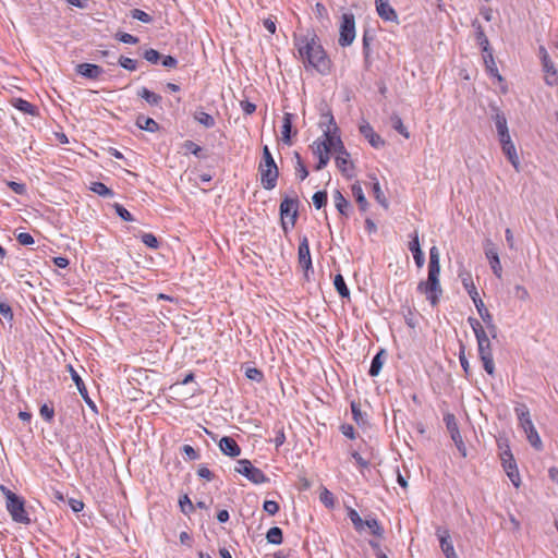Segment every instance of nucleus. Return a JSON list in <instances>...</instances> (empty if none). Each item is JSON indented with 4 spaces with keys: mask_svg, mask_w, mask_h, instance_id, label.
I'll use <instances>...</instances> for the list:
<instances>
[{
    "mask_svg": "<svg viewBox=\"0 0 558 558\" xmlns=\"http://www.w3.org/2000/svg\"><path fill=\"white\" fill-rule=\"evenodd\" d=\"M0 314L8 322H11L13 319L12 308L7 302L0 301Z\"/></svg>",
    "mask_w": 558,
    "mask_h": 558,
    "instance_id": "obj_61",
    "label": "nucleus"
},
{
    "mask_svg": "<svg viewBox=\"0 0 558 558\" xmlns=\"http://www.w3.org/2000/svg\"><path fill=\"white\" fill-rule=\"evenodd\" d=\"M319 500L329 509L335 507V498L331 492L327 488H323L319 494Z\"/></svg>",
    "mask_w": 558,
    "mask_h": 558,
    "instance_id": "obj_47",
    "label": "nucleus"
},
{
    "mask_svg": "<svg viewBox=\"0 0 558 558\" xmlns=\"http://www.w3.org/2000/svg\"><path fill=\"white\" fill-rule=\"evenodd\" d=\"M492 109V119L495 122L496 129L498 133H505L508 130L507 118L505 113L497 107L490 106Z\"/></svg>",
    "mask_w": 558,
    "mask_h": 558,
    "instance_id": "obj_23",
    "label": "nucleus"
},
{
    "mask_svg": "<svg viewBox=\"0 0 558 558\" xmlns=\"http://www.w3.org/2000/svg\"><path fill=\"white\" fill-rule=\"evenodd\" d=\"M90 191L102 197H112L114 195L113 191L102 182H93L90 185Z\"/></svg>",
    "mask_w": 558,
    "mask_h": 558,
    "instance_id": "obj_39",
    "label": "nucleus"
},
{
    "mask_svg": "<svg viewBox=\"0 0 558 558\" xmlns=\"http://www.w3.org/2000/svg\"><path fill=\"white\" fill-rule=\"evenodd\" d=\"M263 508L269 515H275L280 509L279 504L275 500H265Z\"/></svg>",
    "mask_w": 558,
    "mask_h": 558,
    "instance_id": "obj_59",
    "label": "nucleus"
},
{
    "mask_svg": "<svg viewBox=\"0 0 558 558\" xmlns=\"http://www.w3.org/2000/svg\"><path fill=\"white\" fill-rule=\"evenodd\" d=\"M235 471L254 484H264L269 481L265 473L260 469L255 468L247 459L239 460Z\"/></svg>",
    "mask_w": 558,
    "mask_h": 558,
    "instance_id": "obj_6",
    "label": "nucleus"
},
{
    "mask_svg": "<svg viewBox=\"0 0 558 558\" xmlns=\"http://www.w3.org/2000/svg\"><path fill=\"white\" fill-rule=\"evenodd\" d=\"M69 371H70V374H71V378L72 380L75 383L76 387H77V390L80 392V395L82 396V398L84 399V401L88 404V407L92 409V410H96V405L95 403L92 401V399L89 398L88 396V391H87V388L83 381V379L81 378V376L78 375V373L73 368L72 365H69Z\"/></svg>",
    "mask_w": 558,
    "mask_h": 558,
    "instance_id": "obj_15",
    "label": "nucleus"
},
{
    "mask_svg": "<svg viewBox=\"0 0 558 558\" xmlns=\"http://www.w3.org/2000/svg\"><path fill=\"white\" fill-rule=\"evenodd\" d=\"M266 539L269 544L280 545L283 541L282 530L278 526H272L266 534Z\"/></svg>",
    "mask_w": 558,
    "mask_h": 558,
    "instance_id": "obj_36",
    "label": "nucleus"
},
{
    "mask_svg": "<svg viewBox=\"0 0 558 558\" xmlns=\"http://www.w3.org/2000/svg\"><path fill=\"white\" fill-rule=\"evenodd\" d=\"M298 205H299L298 198H290V197H284L280 204V208H279L280 217H281V219L290 218L291 227H294L296 223V220H298V216H299Z\"/></svg>",
    "mask_w": 558,
    "mask_h": 558,
    "instance_id": "obj_10",
    "label": "nucleus"
},
{
    "mask_svg": "<svg viewBox=\"0 0 558 558\" xmlns=\"http://www.w3.org/2000/svg\"><path fill=\"white\" fill-rule=\"evenodd\" d=\"M459 361H460L461 367L463 368L464 373L466 375H469L470 374V363L465 356V347L463 344H460Z\"/></svg>",
    "mask_w": 558,
    "mask_h": 558,
    "instance_id": "obj_56",
    "label": "nucleus"
},
{
    "mask_svg": "<svg viewBox=\"0 0 558 558\" xmlns=\"http://www.w3.org/2000/svg\"><path fill=\"white\" fill-rule=\"evenodd\" d=\"M143 58L151 64H157L161 59V54L157 50L149 48L144 51Z\"/></svg>",
    "mask_w": 558,
    "mask_h": 558,
    "instance_id": "obj_50",
    "label": "nucleus"
},
{
    "mask_svg": "<svg viewBox=\"0 0 558 558\" xmlns=\"http://www.w3.org/2000/svg\"><path fill=\"white\" fill-rule=\"evenodd\" d=\"M514 296L521 301H527L530 299V293L525 287L517 284L514 287Z\"/></svg>",
    "mask_w": 558,
    "mask_h": 558,
    "instance_id": "obj_62",
    "label": "nucleus"
},
{
    "mask_svg": "<svg viewBox=\"0 0 558 558\" xmlns=\"http://www.w3.org/2000/svg\"><path fill=\"white\" fill-rule=\"evenodd\" d=\"M514 412L518 416L519 424L524 432L534 428V424L531 420L530 410L524 403L517 404V407L514 408Z\"/></svg>",
    "mask_w": 558,
    "mask_h": 558,
    "instance_id": "obj_19",
    "label": "nucleus"
},
{
    "mask_svg": "<svg viewBox=\"0 0 558 558\" xmlns=\"http://www.w3.org/2000/svg\"><path fill=\"white\" fill-rule=\"evenodd\" d=\"M477 351L484 369L488 375L493 376L495 374V363L490 341H487L486 343H477Z\"/></svg>",
    "mask_w": 558,
    "mask_h": 558,
    "instance_id": "obj_11",
    "label": "nucleus"
},
{
    "mask_svg": "<svg viewBox=\"0 0 558 558\" xmlns=\"http://www.w3.org/2000/svg\"><path fill=\"white\" fill-rule=\"evenodd\" d=\"M444 422L446 424L447 430L450 434V437L453 442H461L462 436L459 430V426L457 423V418L454 414L447 413L444 415Z\"/></svg>",
    "mask_w": 558,
    "mask_h": 558,
    "instance_id": "obj_22",
    "label": "nucleus"
},
{
    "mask_svg": "<svg viewBox=\"0 0 558 558\" xmlns=\"http://www.w3.org/2000/svg\"><path fill=\"white\" fill-rule=\"evenodd\" d=\"M116 38L123 44L135 45L138 43V38L128 33H117Z\"/></svg>",
    "mask_w": 558,
    "mask_h": 558,
    "instance_id": "obj_58",
    "label": "nucleus"
},
{
    "mask_svg": "<svg viewBox=\"0 0 558 558\" xmlns=\"http://www.w3.org/2000/svg\"><path fill=\"white\" fill-rule=\"evenodd\" d=\"M118 63L120 64V66H122L123 69H125L128 71H135L137 69L136 60H133V59L124 57V56H121L119 58Z\"/></svg>",
    "mask_w": 558,
    "mask_h": 558,
    "instance_id": "obj_51",
    "label": "nucleus"
},
{
    "mask_svg": "<svg viewBox=\"0 0 558 558\" xmlns=\"http://www.w3.org/2000/svg\"><path fill=\"white\" fill-rule=\"evenodd\" d=\"M376 11L378 15L389 22H397L398 14L395 9L390 5L389 0H375Z\"/></svg>",
    "mask_w": 558,
    "mask_h": 558,
    "instance_id": "obj_16",
    "label": "nucleus"
},
{
    "mask_svg": "<svg viewBox=\"0 0 558 558\" xmlns=\"http://www.w3.org/2000/svg\"><path fill=\"white\" fill-rule=\"evenodd\" d=\"M294 157L296 159V167H295L296 177L301 181H303V180H305L307 178L308 170L305 167V165L303 163L302 158H301V156H300V154L298 151L294 153Z\"/></svg>",
    "mask_w": 558,
    "mask_h": 558,
    "instance_id": "obj_44",
    "label": "nucleus"
},
{
    "mask_svg": "<svg viewBox=\"0 0 558 558\" xmlns=\"http://www.w3.org/2000/svg\"><path fill=\"white\" fill-rule=\"evenodd\" d=\"M183 147L185 148L186 151H189L195 156H198L199 153L202 151V147L190 140L184 142Z\"/></svg>",
    "mask_w": 558,
    "mask_h": 558,
    "instance_id": "obj_63",
    "label": "nucleus"
},
{
    "mask_svg": "<svg viewBox=\"0 0 558 558\" xmlns=\"http://www.w3.org/2000/svg\"><path fill=\"white\" fill-rule=\"evenodd\" d=\"M131 16L135 20L143 22V23H150L153 21V17L149 14H147L146 12H144L140 9L132 10Z\"/></svg>",
    "mask_w": 558,
    "mask_h": 558,
    "instance_id": "obj_55",
    "label": "nucleus"
},
{
    "mask_svg": "<svg viewBox=\"0 0 558 558\" xmlns=\"http://www.w3.org/2000/svg\"><path fill=\"white\" fill-rule=\"evenodd\" d=\"M12 105L15 109L22 111L23 113L29 116H37L38 111L36 106L32 105L29 101L22 98H14Z\"/></svg>",
    "mask_w": 558,
    "mask_h": 558,
    "instance_id": "obj_28",
    "label": "nucleus"
},
{
    "mask_svg": "<svg viewBox=\"0 0 558 558\" xmlns=\"http://www.w3.org/2000/svg\"><path fill=\"white\" fill-rule=\"evenodd\" d=\"M349 518L356 531H361L364 527V521L354 509L349 511Z\"/></svg>",
    "mask_w": 558,
    "mask_h": 558,
    "instance_id": "obj_54",
    "label": "nucleus"
},
{
    "mask_svg": "<svg viewBox=\"0 0 558 558\" xmlns=\"http://www.w3.org/2000/svg\"><path fill=\"white\" fill-rule=\"evenodd\" d=\"M245 376L256 383H260L264 378L263 372L256 367H247L245 371Z\"/></svg>",
    "mask_w": 558,
    "mask_h": 558,
    "instance_id": "obj_53",
    "label": "nucleus"
},
{
    "mask_svg": "<svg viewBox=\"0 0 558 558\" xmlns=\"http://www.w3.org/2000/svg\"><path fill=\"white\" fill-rule=\"evenodd\" d=\"M476 41L481 46L483 52H488V50H490L488 38L480 24L476 26Z\"/></svg>",
    "mask_w": 558,
    "mask_h": 558,
    "instance_id": "obj_41",
    "label": "nucleus"
},
{
    "mask_svg": "<svg viewBox=\"0 0 558 558\" xmlns=\"http://www.w3.org/2000/svg\"><path fill=\"white\" fill-rule=\"evenodd\" d=\"M440 254L436 246L429 248L428 275L427 280L417 284V291L426 295L429 303L435 306L438 304L442 289L439 281L440 275Z\"/></svg>",
    "mask_w": 558,
    "mask_h": 558,
    "instance_id": "obj_2",
    "label": "nucleus"
},
{
    "mask_svg": "<svg viewBox=\"0 0 558 558\" xmlns=\"http://www.w3.org/2000/svg\"><path fill=\"white\" fill-rule=\"evenodd\" d=\"M141 239L142 242L150 248H157L159 245L157 238L153 233H144Z\"/></svg>",
    "mask_w": 558,
    "mask_h": 558,
    "instance_id": "obj_57",
    "label": "nucleus"
},
{
    "mask_svg": "<svg viewBox=\"0 0 558 558\" xmlns=\"http://www.w3.org/2000/svg\"><path fill=\"white\" fill-rule=\"evenodd\" d=\"M501 148H502L504 154L507 156L508 160L510 161V163L515 168V170H519L520 161H519V157L517 155L514 144L512 143V144L504 146Z\"/></svg>",
    "mask_w": 558,
    "mask_h": 558,
    "instance_id": "obj_38",
    "label": "nucleus"
},
{
    "mask_svg": "<svg viewBox=\"0 0 558 558\" xmlns=\"http://www.w3.org/2000/svg\"><path fill=\"white\" fill-rule=\"evenodd\" d=\"M436 535L439 539L440 548L446 558H459L454 551L449 531L444 527H437Z\"/></svg>",
    "mask_w": 558,
    "mask_h": 558,
    "instance_id": "obj_12",
    "label": "nucleus"
},
{
    "mask_svg": "<svg viewBox=\"0 0 558 558\" xmlns=\"http://www.w3.org/2000/svg\"><path fill=\"white\" fill-rule=\"evenodd\" d=\"M338 133L339 132L331 131V128L328 126L324 130V140H316L317 144H325L329 153H344V145Z\"/></svg>",
    "mask_w": 558,
    "mask_h": 558,
    "instance_id": "obj_9",
    "label": "nucleus"
},
{
    "mask_svg": "<svg viewBox=\"0 0 558 558\" xmlns=\"http://www.w3.org/2000/svg\"><path fill=\"white\" fill-rule=\"evenodd\" d=\"M293 114L286 112L282 119L281 140L284 144L291 145Z\"/></svg>",
    "mask_w": 558,
    "mask_h": 558,
    "instance_id": "obj_24",
    "label": "nucleus"
},
{
    "mask_svg": "<svg viewBox=\"0 0 558 558\" xmlns=\"http://www.w3.org/2000/svg\"><path fill=\"white\" fill-rule=\"evenodd\" d=\"M194 119L205 128H213L215 125V119L207 112L196 111Z\"/></svg>",
    "mask_w": 558,
    "mask_h": 558,
    "instance_id": "obj_40",
    "label": "nucleus"
},
{
    "mask_svg": "<svg viewBox=\"0 0 558 558\" xmlns=\"http://www.w3.org/2000/svg\"><path fill=\"white\" fill-rule=\"evenodd\" d=\"M373 194L376 201L385 208L388 207L387 198L385 197L379 182L375 179V182L373 183Z\"/></svg>",
    "mask_w": 558,
    "mask_h": 558,
    "instance_id": "obj_46",
    "label": "nucleus"
},
{
    "mask_svg": "<svg viewBox=\"0 0 558 558\" xmlns=\"http://www.w3.org/2000/svg\"><path fill=\"white\" fill-rule=\"evenodd\" d=\"M462 281L463 287L468 291L470 298L473 300V298H480V294L477 292V289L475 288L472 276L470 272H463L459 275Z\"/></svg>",
    "mask_w": 558,
    "mask_h": 558,
    "instance_id": "obj_31",
    "label": "nucleus"
},
{
    "mask_svg": "<svg viewBox=\"0 0 558 558\" xmlns=\"http://www.w3.org/2000/svg\"><path fill=\"white\" fill-rule=\"evenodd\" d=\"M294 41L305 66L314 68L323 75L329 73L331 64L330 59L315 33H312L311 36H294Z\"/></svg>",
    "mask_w": 558,
    "mask_h": 558,
    "instance_id": "obj_1",
    "label": "nucleus"
},
{
    "mask_svg": "<svg viewBox=\"0 0 558 558\" xmlns=\"http://www.w3.org/2000/svg\"><path fill=\"white\" fill-rule=\"evenodd\" d=\"M355 17L353 13H343L339 25L338 44L341 47L351 46L355 39Z\"/></svg>",
    "mask_w": 558,
    "mask_h": 558,
    "instance_id": "obj_4",
    "label": "nucleus"
},
{
    "mask_svg": "<svg viewBox=\"0 0 558 558\" xmlns=\"http://www.w3.org/2000/svg\"><path fill=\"white\" fill-rule=\"evenodd\" d=\"M39 413L40 416L47 422H51L54 416L53 408L49 407L48 404H43L40 407Z\"/></svg>",
    "mask_w": 558,
    "mask_h": 558,
    "instance_id": "obj_60",
    "label": "nucleus"
},
{
    "mask_svg": "<svg viewBox=\"0 0 558 558\" xmlns=\"http://www.w3.org/2000/svg\"><path fill=\"white\" fill-rule=\"evenodd\" d=\"M333 286L341 298H349L350 296V290L347 287V283L344 281V278L342 275L338 274L335 276L333 279Z\"/></svg>",
    "mask_w": 558,
    "mask_h": 558,
    "instance_id": "obj_35",
    "label": "nucleus"
},
{
    "mask_svg": "<svg viewBox=\"0 0 558 558\" xmlns=\"http://www.w3.org/2000/svg\"><path fill=\"white\" fill-rule=\"evenodd\" d=\"M473 303L477 310L478 315L483 319L484 323H489L493 319V315L486 308L484 302L481 298H473Z\"/></svg>",
    "mask_w": 558,
    "mask_h": 558,
    "instance_id": "obj_37",
    "label": "nucleus"
},
{
    "mask_svg": "<svg viewBox=\"0 0 558 558\" xmlns=\"http://www.w3.org/2000/svg\"><path fill=\"white\" fill-rule=\"evenodd\" d=\"M260 183L265 190H272L277 185L279 169L268 146H264L262 160L258 165Z\"/></svg>",
    "mask_w": 558,
    "mask_h": 558,
    "instance_id": "obj_3",
    "label": "nucleus"
},
{
    "mask_svg": "<svg viewBox=\"0 0 558 558\" xmlns=\"http://www.w3.org/2000/svg\"><path fill=\"white\" fill-rule=\"evenodd\" d=\"M360 132L365 138L368 140L369 144L374 148H380L385 145V141L377 133H375L369 123L361 124Z\"/></svg>",
    "mask_w": 558,
    "mask_h": 558,
    "instance_id": "obj_20",
    "label": "nucleus"
},
{
    "mask_svg": "<svg viewBox=\"0 0 558 558\" xmlns=\"http://www.w3.org/2000/svg\"><path fill=\"white\" fill-rule=\"evenodd\" d=\"M524 433H525L526 438H527L529 442L531 444V446L537 450H541L543 447V444H542L541 437H539L536 428L534 427L532 429L525 430Z\"/></svg>",
    "mask_w": 558,
    "mask_h": 558,
    "instance_id": "obj_42",
    "label": "nucleus"
},
{
    "mask_svg": "<svg viewBox=\"0 0 558 558\" xmlns=\"http://www.w3.org/2000/svg\"><path fill=\"white\" fill-rule=\"evenodd\" d=\"M390 120L391 126L405 138H409L410 134L407 128L403 125L402 119L398 114H392Z\"/></svg>",
    "mask_w": 558,
    "mask_h": 558,
    "instance_id": "obj_43",
    "label": "nucleus"
},
{
    "mask_svg": "<svg viewBox=\"0 0 558 558\" xmlns=\"http://www.w3.org/2000/svg\"><path fill=\"white\" fill-rule=\"evenodd\" d=\"M313 154L315 156H317L318 158V162L315 167L316 170H322L323 168H325L327 166V163L329 162V151H328V148H326L325 144H317V141H315L313 143Z\"/></svg>",
    "mask_w": 558,
    "mask_h": 558,
    "instance_id": "obj_21",
    "label": "nucleus"
},
{
    "mask_svg": "<svg viewBox=\"0 0 558 558\" xmlns=\"http://www.w3.org/2000/svg\"><path fill=\"white\" fill-rule=\"evenodd\" d=\"M409 250L413 254V258L418 268H422L425 263L424 253L421 250L420 239L417 231H414L409 242Z\"/></svg>",
    "mask_w": 558,
    "mask_h": 558,
    "instance_id": "obj_18",
    "label": "nucleus"
},
{
    "mask_svg": "<svg viewBox=\"0 0 558 558\" xmlns=\"http://www.w3.org/2000/svg\"><path fill=\"white\" fill-rule=\"evenodd\" d=\"M352 195L354 196L356 203L360 206L362 211H365L368 207V202L364 195L363 189L359 183H354L351 187Z\"/></svg>",
    "mask_w": 558,
    "mask_h": 558,
    "instance_id": "obj_30",
    "label": "nucleus"
},
{
    "mask_svg": "<svg viewBox=\"0 0 558 558\" xmlns=\"http://www.w3.org/2000/svg\"><path fill=\"white\" fill-rule=\"evenodd\" d=\"M319 126L323 129V131L325 129H327L328 126L331 128V131L333 132H339V128L335 121V118L332 116V113L330 111H327L325 113H322L320 116V121H319Z\"/></svg>",
    "mask_w": 558,
    "mask_h": 558,
    "instance_id": "obj_34",
    "label": "nucleus"
},
{
    "mask_svg": "<svg viewBox=\"0 0 558 558\" xmlns=\"http://www.w3.org/2000/svg\"><path fill=\"white\" fill-rule=\"evenodd\" d=\"M337 156H336V165H337V168L342 172V173H345L349 169V167L351 166V161H350V155L349 153L347 151V149L344 148V153H336Z\"/></svg>",
    "mask_w": 558,
    "mask_h": 558,
    "instance_id": "obj_33",
    "label": "nucleus"
},
{
    "mask_svg": "<svg viewBox=\"0 0 558 558\" xmlns=\"http://www.w3.org/2000/svg\"><path fill=\"white\" fill-rule=\"evenodd\" d=\"M384 354H385V350H380L372 360V363H371V366H369V369H368V375L372 376V377H375L377 376L380 371H381V367H383V364H384Z\"/></svg>",
    "mask_w": 558,
    "mask_h": 558,
    "instance_id": "obj_32",
    "label": "nucleus"
},
{
    "mask_svg": "<svg viewBox=\"0 0 558 558\" xmlns=\"http://www.w3.org/2000/svg\"><path fill=\"white\" fill-rule=\"evenodd\" d=\"M313 204L317 209H320L327 204V192L317 191L312 197Z\"/></svg>",
    "mask_w": 558,
    "mask_h": 558,
    "instance_id": "obj_48",
    "label": "nucleus"
},
{
    "mask_svg": "<svg viewBox=\"0 0 558 558\" xmlns=\"http://www.w3.org/2000/svg\"><path fill=\"white\" fill-rule=\"evenodd\" d=\"M136 125L138 129L150 133H155L159 130V124L153 118H148L143 114L136 118Z\"/></svg>",
    "mask_w": 558,
    "mask_h": 558,
    "instance_id": "obj_27",
    "label": "nucleus"
},
{
    "mask_svg": "<svg viewBox=\"0 0 558 558\" xmlns=\"http://www.w3.org/2000/svg\"><path fill=\"white\" fill-rule=\"evenodd\" d=\"M75 71L77 74L89 80H98L105 72L100 65L94 63H80L76 65Z\"/></svg>",
    "mask_w": 558,
    "mask_h": 558,
    "instance_id": "obj_13",
    "label": "nucleus"
},
{
    "mask_svg": "<svg viewBox=\"0 0 558 558\" xmlns=\"http://www.w3.org/2000/svg\"><path fill=\"white\" fill-rule=\"evenodd\" d=\"M501 464L512 484L519 487L521 480L513 456H507V459H501Z\"/></svg>",
    "mask_w": 558,
    "mask_h": 558,
    "instance_id": "obj_14",
    "label": "nucleus"
},
{
    "mask_svg": "<svg viewBox=\"0 0 558 558\" xmlns=\"http://www.w3.org/2000/svg\"><path fill=\"white\" fill-rule=\"evenodd\" d=\"M218 445H219V448L222 451V453L226 456H229L231 458H235V457L240 456V453H241L240 446L232 437L223 436L219 440Z\"/></svg>",
    "mask_w": 558,
    "mask_h": 558,
    "instance_id": "obj_17",
    "label": "nucleus"
},
{
    "mask_svg": "<svg viewBox=\"0 0 558 558\" xmlns=\"http://www.w3.org/2000/svg\"><path fill=\"white\" fill-rule=\"evenodd\" d=\"M484 252H485L486 258L489 262V265H490V268H492L494 275L500 279L502 276V267H501V263L499 259L498 247L492 240L487 239L484 242Z\"/></svg>",
    "mask_w": 558,
    "mask_h": 558,
    "instance_id": "obj_7",
    "label": "nucleus"
},
{
    "mask_svg": "<svg viewBox=\"0 0 558 558\" xmlns=\"http://www.w3.org/2000/svg\"><path fill=\"white\" fill-rule=\"evenodd\" d=\"M7 184L15 194L23 195L26 193V185L24 183L9 181Z\"/></svg>",
    "mask_w": 558,
    "mask_h": 558,
    "instance_id": "obj_64",
    "label": "nucleus"
},
{
    "mask_svg": "<svg viewBox=\"0 0 558 558\" xmlns=\"http://www.w3.org/2000/svg\"><path fill=\"white\" fill-rule=\"evenodd\" d=\"M116 214L124 221H134L132 214L121 204H114Z\"/></svg>",
    "mask_w": 558,
    "mask_h": 558,
    "instance_id": "obj_52",
    "label": "nucleus"
},
{
    "mask_svg": "<svg viewBox=\"0 0 558 558\" xmlns=\"http://www.w3.org/2000/svg\"><path fill=\"white\" fill-rule=\"evenodd\" d=\"M483 53H484L483 59H484L486 71L489 73V75L497 77L499 81H501L502 77L498 72V68L495 62L492 49L488 50V52H483Z\"/></svg>",
    "mask_w": 558,
    "mask_h": 558,
    "instance_id": "obj_26",
    "label": "nucleus"
},
{
    "mask_svg": "<svg viewBox=\"0 0 558 558\" xmlns=\"http://www.w3.org/2000/svg\"><path fill=\"white\" fill-rule=\"evenodd\" d=\"M298 262L300 267L304 270L305 276L307 277L308 271H313L312 257L310 251V243L306 235L300 239L299 248H298Z\"/></svg>",
    "mask_w": 558,
    "mask_h": 558,
    "instance_id": "obj_8",
    "label": "nucleus"
},
{
    "mask_svg": "<svg viewBox=\"0 0 558 558\" xmlns=\"http://www.w3.org/2000/svg\"><path fill=\"white\" fill-rule=\"evenodd\" d=\"M332 197H333V203H335L337 210L341 215L348 216V210L350 208V204L347 201V198L342 195V193L339 190H336L333 192Z\"/></svg>",
    "mask_w": 558,
    "mask_h": 558,
    "instance_id": "obj_29",
    "label": "nucleus"
},
{
    "mask_svg": "<svg viewBox=\"0 0 558 558\" xmlns=\"http://www.w3.org/2000/svg\"><path fill=\"white\" fill-rule=\"evenodd\" d=\"M137 96L144 99L151 107H159L162 101V97L159 94H156L146 87L140 88L137 90Z\"/></svg>",
    "mask_w": 558,
    "mask_h": 558,
    "instance_id": "obj_25",
    "label": "nucleus"
},
{
    "mask_svg": "<svg viewBox=\"0 0 558 558\" xmlns=\"http://www.w3.org/2000/svg\"><path fill=\"white\" fill-rule=\"evenodd\" d=\"M367 526L371 533L375 536L381 537L384 534V529L380 526L379 522L376 519H367L364 521V526Z\"/></svg>",
    "mask_w": 558,
    "mask_h": 558,
    "instance_id": "obj_45",
    "label": "nucleus"
},
{
    "mask_svg": "<svg viewBox=\"0 0 558 558\" xmlns=\"http://www.w3.org/2000/svg\"><path fill=\"white\" fill-rule=\"evenodd\" d=\"M5 507L12 520L16 523L29 524L31 519L25 510V500L19 495L9 496Z\"/></svg>",
    "mask_w": 558,
    "mask_h": 558,
    "instance_id": "obj_5",
    "label": "nucleus"
},
{
    "mask_svg": "<svg viewBox=\"0 0 558 558\" xmlns=\"http://www.w3.org/2000/svg\"><path fill=\"white\" fill-rule=\"evenodd\" d=\"M497 445H498V449L500 451L499 452L500 460L501 459H507V456H512L511 450H510V446L508 444V439L499 438V439H497Z\"/></svg>",
    "mask_w": 558,
    "mask_h": 558,
    "instance_id": "obj_49",
    "label": "nucleus"
}]
</instances>
